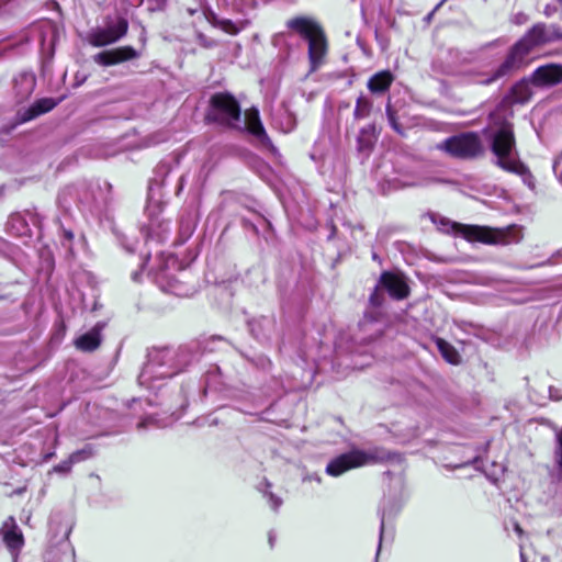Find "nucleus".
<instances>
[{"label": "nucleus", "instance_id": "1", "mask_svg": "<svg viewBox=\"0 0 562 562\" xmlns=\"http://www.w3.org/2000/svg\"><path fill=\"white\" fill-rule=\"evenodd\" d=\"M514 113L508 103H502L490 116L488 139L491 150L495 156V165L499 168L525 176L528 168L520 161L516 149V140L510 119Z\"/></svg>", "mask_w": 562, "mask_h": 562}, {"label": "nucleus", "instance_id": "2", "mask_svg": "<svg viewBox=\"0 0 562 562\" xmlns=\"http://www.w3.org/2000/svg\"><path fill=\"white\" fill-rule=\"evenodd\" d=\"M562 40V33L554 24L546 25L543 23L535 24L510 49L504 63L494 71V74L482 80V83L488 85L502 77H505L518 69L525 57L535 48L547 43Z\"/></svg>", "mask_w": 562, "mask_h": 562}, {"label": "nucleus", "instance_id": "3", "mask_svg": "<svg viewBox=\"0 0 562 562\" xmlns=\"http://www.w3.org/2000/svg\"><path fill=\"white\" fill-rule=\"evenodd\" d=\"M147 362L138 376L142 385L150 386L151 382L172 378L189 363L188 355L171 348H155L148 352Z\"/></svg>", "mask_w": 562, "mask_h": 562}, {"label": "nucleus", "instance_id": "4", "mask_svg": "<svg viewBox=\"0 0 562 562\" xmlns=\"http://www.w3.org/2000/svg\"><path fill=\"white\" fill-rule=\"evenodd\" d=\"M286 26L307 41L311 71L318 69L328 50L327 38L321 25L311 19L299 16L289 20Z\"/></svg>", "mask_w": 562, "mask_h": 562}, {"label": "nucleus", "instance_id": "5", "mask_svg": "<svg viewBox=\"0 0 562 562\" xmlns=\"http://www.w3.org/2000/svg\"><path fill=\"white\" fill-rule=\"evenodd\" d=\"M451 227L469 241H480L487 245H509L520 241L521 232L515 226L492 228L488 226L464 225L452 223Z\"/></svg>", "mask_w": 562, "mask_h": 562}, {"label": "nucleus", "instance_id": "6", "mask_svg": "<svg viewBox=\"0 0 562 562\" xmlns=\"http://www.w3.org/2000/svg\"><path fill=\"white\" fill-rule=\"evenodd\" d=\"M241 110L237 100L229 93L220 92L211 98L207 119L221 125L237 127Z\"/></svg>", "mask_w": 562, "mask_h": 562}, {"label": "nucleus", "instance_id": "7", "mask_svg": "<svg viewBox=\"0 0 562 562\" xmlns=\"http://www.w3.org/2000/svg\"><path fill=\"white\" fill-rule=\"evenodd\" d=\"M438 148L461 159H475L485 153L482 139L476 133H462L447 138Z\"/></svg>", "mask_w": 562, "mask_h": 562}, {"label": "nucleus", "instance_id": "8", "mask_svg": "<svg viewBox=\"0 0 562 562\" xmlns=\"http://www.w3.org/2000/svg\"><path fill=\"white\" fill-rule=\"evenodd\" d=\"M379 456L374 451L353 449L331 459L326 465V473L330 476H339L345 472L375 462Z\"/></svg>", "mask_w": 562, "mask_h": 562}, {"label": "nucleus", "instance_id": "9", "mask_svg": "<svg viewBox=\"0 0 562 562\" xmlns=\"http://www.w3.org/2000/svg\"><path fill=\"white\" fill-rule=\"evenodd\" d=\"M551 482L548 486V503L562 508V427L555 432L552 452Z\"/></svg>", "mask_w": 562, "mask_h": 562}, {"label": "nucleus", "instance_id": "10", "mask_svg": "<svg viewBox=\"0 0 562 562\" xmlns=\"http://www.w3.org/2000/svg\"><path fill=\"white\" fill-rule=\"evenodd\" d=\"M128 30V22L125 18H117L115 21L106 20L104 26L92 29L87 41L94 47H103L116 43L124 37Z\"/></svg>", "mask_w": 562, "mask_h": 562}, {"label": "nucleus", "instance_id": "11", "mask_svg": "<svg viewBox=\"0 0 562 562\" xmlns=\"http://www.w3.org/2000/svg\"><path fill=\"white\" fill-rule=\"evenodd\" d=\"M186 11L191 16L199 14V18L206 20L211 25L229 35H237L249 25V20L245 18L237 20L218 18L213 11L204 7L203 0H200L196 8H187Z\"/></svg>", "mask_w": 562, "mask_h": 562}, {"label": "nucleus", "instance_id": "12", "mask_svg": "<svg viewBox=\"0 0 562 562\" xmlns=\"http://www.w3.org/2000/svg\"><path fill=\"white\" fill-rule=\"evenodd\" d=\"M380 289H384L389 294L397 300H402L408 295V286L404 278L392 272H383L374 292L370 295V302L373 305L381 304Z\"/></svg>", "mask_w": 562, "mask_h": 562}, {"label": "nucleus", "instance_id": "13", "mask_svg": "<svg viewBox=\"0 0 562 562\" xmlns=\"http://www.w3.org/2000/svg\"><path fill=\"white\" fill-rule=\"evenodd\" d=\"M40 223L38 215L27 211L12 214L7 222V227L15 236H29L31 235V225L37 226Z\"/></svg>", "mask_w": 562, "mask_h": 562}, {"label": "nucleus", "instance_id": "14", "mask_svg": "<svg viewBox=\"0 0 562 562\" xmlns=\"http://www.w3.org/2000/svg\"><path fill=\"white\" fill-rule=\"evenodd\" d=\"M139 54L132 46H123L115 49L104 50L94 55L93 59L101 66H111L125 60L134 59Z\"/></svg>", "mask_w": 562, "mask_h": 562}, {"label": "nucleus", "instance_id": "15", "mask_svg": "<svg viewBox=\"0 0 562 562\" xmlns=\"http://www.w3.org/2000/svg\"><path fill=\"white\" fill-rule=\"evenodd\" d=\"M536 86H551L562 81V66L546 65L537 68L530 77Z\"/></svg>", "mask_w": 562, "mask_h": 562}, {"label": "nucleus", "instance_id": "16", "mask_svg": "<svg viewBox=\"0 0 562 562\" xmlns=\"http://www.w3.org/2000/svg\"><path fill=\"white\" fill-rule=\"evenodd\" d=\"M245 124L247 131L262 145L272 146L271 140L260 121L259 111L257 109L247 110L245 113Z\"/></svg>", "mask_w": 562, "mask_h": 562}, {"label": "nucleus", "instance_id": "17", "mask_svg": "<svg viewBox=\"0 0 562 562\" xmlns=\"http://www.w3.org/2000/svg\"><path fill=\"white\" fill-rule=\"evenodd\" d=\"M59 100H54L52 98H43L35 101L30 108L19 111L18 119L19 122L25 123L29 122L42 114H45L52 111L57 104Z\"/></svg>", "mask_w": 562, "mask_h": 562}, {"label": "nucleus", "instance_id": "18", "mask_svg": "<svg viewBox=\"0 0 562 562\" xmlns=\"http://www.w3.org/2000/svg\"><path fill=\"white\" fill-rule=\"evenodd\" d=\"M36 86V78L32 72H21L13 80V89L18 101L31 97Z\"/></svg>", "mask_w": 562, "mask_h": 562}, {"label": "nucleus", "instance_id": "19", "mask_svg": "<svg viewBox=\"0 0 562 562\" xmlns=\"http://www.w3.org/2000/svg\"><path fill=\"white\" fill-rule=\"evenodd\" d=\"M103 327L104 324L98 323L88 333L79 336L75 340L76 347L82 351L95 350L101 344V330L103 329Z\"/></svg>", "mask_w": 562, "mask_h": 562}, {"label": "nucleus", "instance_id": "20", "mask_svg": "<svg viewBox=\"0 0 562 562\" xmlns=\"http://www.w3.org/2000/svg\"><path fill=\"white\" fill-rule=\"evenodd\" d=\"M393 81L394 76L392 72L382 70L369 79L367 87L372 93H383L389 90Z\"/></svg>", "mask_w": 562, "mask_h": 562}, {"label": "nucleus", "instance_id": "21", "mask_svg": "<svg viewBox=\"0 0 562 562\" xmlns=\"http://www.w3.org/2000/svg\"><path fill=\"white\" fill-rule=\"evenodd\" d=\"M532 81L530 79H522L517 82L510 91L509 101L512 103H526L532 95L531 89Z\"/></svg>", "mask_w": 562, "mask_h": 562}, {"label": "nucleus", "instance_id": "22", "mask_svg": "<svg viewBox=\"0 0 562 562\" xmlns=\"http://www.w3.org/2000/svg\"><path fill=\"white\" fill-rule=\"evenodd\" d=\"M9 525H11V528L4 531L3 540L11 550H18L23 546V536L12 517L5 521L4 527H9Z\"/></svg>", "mask_w": 562, "mask_h": 562}, {"label": "nucleus", "instance_id": "23", "mask_svg": "<svg viewBox=\"0 0 562 562\" xmlns=\"http://www.w3.org/2000/svg\"><path fill=\"white\" fill-rule=\"evenodd\" d=\"M376 140L375 127L367 126L363 127L357 138L358 149L360 151H370Z\"/></svg>", "mask_w": 562, "mask_h": 562}, {"label": "nucleus", "instance_id": "24", "mask_svg": "<svg viewBox=\"0 0 562 562\" xmlns=\"http://www.w3.org/2000/svg\"><path fill=\"white\" fill-rule=\"evenodd\" d=\"M435 344L441 353V356L452 364H457L460 361L459 352L456 348L442 338H436Z\"/></svg>", "mask_w": 562, "mask_h": 562}, {"label": "nucleus", "instance_id": "25", "mask_svg": "<svg viewBox=\"0 0 562 562\" xmlns=\"http://www.w3.org/2000/svg\"><path fill=\"white\" fill-rule=\"evenodd\" d=\"M372 101L364 95H360L356 101L353 116L357 120L366 119L370 115L372 110Z\"/></svg>", "mask_w": 562, "mask_h": 562}, {"label": "nucleus", "instance_id": "26", "mask_svg": "<svg viewBox=\"0 0 562 562\" xmlns=\"http://www.w3.org/2000/svg\"><path fill=\"white\" fill-rule=\"evenodd\" d=\"M227 4L234 12L246 15L256 8L257 2L256 0H229Z\"/></svg>", "mask_w": 562, "mask_h": 562}, {"label": "nucleus", "instance_id": "27", "mask_svg": "<svg viewBox=\"0 0 562 562\" xmlns=\"http://www.w3.org/2000/svg\"><path fill=\"white\" fill-rule=\"evenodd\" d=\"M91 456H92V453H91L90 450L82 449V450H78V451L71 453L69 456V458L71 459V461L74 463H78V462H81V461H85V460L89 459Z\"/></svg>", "mask_w": 562, "mask_h": 562}, {"label": "nucleus", "instance_id": "28", "mask_svg": "<svg viewBox=\"0 0 562 562\" xmlns=\"http://www.w3.org/2000/svg\"><path fill=\"white\" fill-rule=\"evenodd\" d=\"M263 495L268 498V502L273 510H277L282 505V499L274 495L272 492L265 490Z\"/></svg>", "mask_w": 562, "mask_h": 562}, {"label": "nucleus", "instance_id": "29", "mask_svg": "<svg viewBox=\"0 0 562 562\" xmlns=\"http://www.w3.org/2000/svg\"><path fill=\"white\" fill-rule=\"evenodd\" d=\"M74 464L75 463L71 461V459L68 458L67 460H65V461L60 462L59 464L55 465L53 470L56 473L67 474V473L70 472V470H71Z\"/></svg>", "mask_w": 562, "mask_h": 562}, {"label": "nucleus", "instance_id": "30", "mask_svg": "<svg viewBox=\"0 0 562 562\" xmlns=\"http://www.w3.org/2000/svg\"><path fill=\"white\" fill-rule=\"evenodd\" d=\"M386 116H387V120H389V123L391 124V126L396 132H401L398 123H397L396 114H395L394 110L392 109V105L390 104V102L386 104Z\"/></svg>", "mask_w": 562, "mask_h": 562}, {"label": "nucleus", "instance_id": "31", "mask_svg": "<svg viewBox=\"0 0 562 562\" xmlns=\"http://www.w3.org/2000/svg\"><path fill=\"white\" fill-rule=\"evenodd\" d=\"M196 41H198L199 45H201L204 48H211L216 45V42L214 40L206 37L201 32L196 33Z\"/></svg>", "mask_w": 562, "mask_h": 562}, {"label": "nucleus", "instance_id": "32", "mask_svg": "<svg viewBox=\"0 0 562 562\" xmlns=\"http://www.w3.org/2000/svg\"><path fill=\"white\" fill-rule=\"evenodd\" d=\"M288 36L285 34H278L273 37V44L277 47H280L283 44H286Z\"/></svg>", "mask_w": 562, "mask_h": 562}, {"label": "nucleus", "instance_id": "33", "mask_svg": "<svg viewBox=\"0 0 562 562\" xmlns=\"http://www.w3.org/2000/svg\"><path fill=\"white\" fill-rule=\"evenodd\" d=\"M295 126V122H292L290 120V122H286L285 125H281V130L284 132V133H289L291 132Z\"/></svg>", "mask_w": 562, "mask_h": 562}, {"label": "nucleus", "instance_id": "34", "mask_svg": "<svg viewBox=\"0 0 562 562\" xmlns=\"http://www.w3.org/2000/svg\"><path fill=\"white\" fill-rule=\"evenodd\" d=\"M156 423V419L153 417V416H149V417H146L144 420H142L139 424H138V427L142 428V427H145L147 425H151V424H155Z\"/></svg>", "mask_w": 562, "mask_h": 562}, {"label": "nucleus", "instance_id": "35", "mask_svg": "<svg viewBox=\"0 0 562 562\" xmlns=\"http://www.w3.org/2000/svg\"><path fill=\"white\" fill-rule=\"evenodd\" d=\"M384 525H385V514L384 512L381 513V527H380V541L382 540L383 538V533H384Z\"/></svg>", "mask_w": 562, "mask_h": 562}, {"label": "nucleus", "instance_id": "36", "mask_svg": "<svg viewBox=\"0 0 562 562\" xmlns=\"http://www.w3.org/2000/svg\"><path fill=\"white\" fill-rule=\"evenodd\" d=\"M514 530L519 537L524 533L521 527L517 522L514 524Z\"/></svg>", "mask_w": 562, "mask_h": 562}, {"label": "nucleus", "instance_id": "37", "mask_svg": "<svg viewBox=\"0 0 562 562\" xmlns=\"http://www.w3.org/2000/svg\"><path fill=\"white\" fill-rule=\"evenodd\" d=\"M554 11H555L554 8H552L551 5H547L546 9H544V14L547 16H550Z\"/></svg>", "mask_w": 562, "mask_h": 562}, {"label": "nucleus", "instance_id": "38", "mask_svg": "<svg viewBox=\"0 0 562 562\" xmlns=\"http://www.w3.org/2000/svg\"><path fill=\"white\" fill-rule=\"evenodd\" d=\"M550 396L555 401H559L561 398V395L558 394V391H553L552 389H550Z\"/></svg>", "mask_w": 562, "mask_h": 562}, {"label": "nucleus", "instance_id": "39", "mask_svg": "<svg viewBox=\"0 0 562 562\" xmlns=\"http://www.w3.org/2000/svg\"><path fill=\"white\" fill-rule=\"evenodd\" d=\"M526 20H527L526 15H524V14H518V15L516 16L515 22H516V23H522V22H525Z\"/></svg>", "mask_w": 562, "mask_h": 562}, {"label": "nucleus", "instance_id": "40", "mask_svg": "<svg viewBox=\"0 0 562 562\" xmlns=\"http://www.w3.org/2000/svg\"><path fill=\"white\" fill-rule=\"evenodd\" d=\"M306 480H315V481H317L318 483L321 482V477H319L318 475H316V474H315V475H308V476H305V477H304V481H306Z\"/></svg>", "mask_w": 562, "mask_h": 562}, {"label": "nucleus", "instance_id": "41", "mask_svg": "<svg viewBox=\"0 0 562 562\" xmlns=\"http://www.w3.org/2000/svg\"><path fill=\"white\" fill-rule=\"evenodd\" d=\"M370 325H373V322L372 321H367L364 319L362 323H361V326L366 329H368L367 327H369Z\"/></svg>", "mask_w": 562, "mask_h": 562}, {"label": "nucleus", "instance_id": "42", "mask_svg": "<svg viewBox=\"0 0 562 562\" xmlns=\"http://www.w3.org/2000/svg\"><path fill=\"white\" fill-rule=\"evenodd\" d=\"M555 256H562V249H561V250H559V251H557V254H555V255H553V257L549 260V262H550V263H554V259H553V258H554Z\"/></svg>", "mask_w": 562, "mask_h": 562}, {"label": "nucleus", "instance_id": "43", "mask_svg": "<svg viewBox=\"0 0 562 562\" xmlns=\"http://www.w3.org/2000/svg\"><path fill=\"white\" fill-rule=\"evenodd\" d=\"M520 560L521 562H526L525 554L522 552L520 553Z\"/></svg>", "mask_w": 562, "mask_h": 562}, {"label": "nucleus", "instance_id": "44", "mask_svg": "<svg viewBox=\"0 0 562 562\" xmlns=\"http://www.w3.org/2000/svg\"><path fill=\"white\" fill-rule=\"evenodd\" d=\"M272 541H274V538H272V536L270 535L269 536V542H270L271 546H272Z\"/></svg>", "mask_w": 562, "mask_h": 562}, {"label": "nucleus", "instance_id": "45", "mask_svg": "<svg viewBox=\"0 0 562 562\" xmlns=\"http://www.w3.org/2000/svg\"><path fill=\"white\" fill-rule=\"evenodd\" d=\"M443 1H441L440 3H438V5L436 7V9H438L439 7H441Z\"/></svg>", "mask_w": 562, "mask_h": 562}, {"label": "nucleus", "instance_id": "46", "mask_svg": "<svg viewBox=\"0 0 562 562\" xmlns=\"http://www.w3.org/2000/svg\"><path fill=\"white\" fill-rule=\"evenodd\" d=\"M562 4V0H558Z\"/></svg>", "mask_w": 562, "mask_h": 562}]
</instances>
